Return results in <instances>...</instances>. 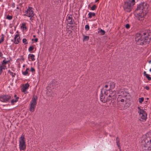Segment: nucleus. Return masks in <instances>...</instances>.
Here are the masks:
<instances>
[{"label":"nucleus","mask_w":151,"mask_h":151,"mask_svg":"<svg viewBox=\"0 0 151 151\" xmlns=\"http://www.w3.org/2000/svg\"><path fill=\"white\" fill-rule=\"evenodd\" d=\"M148 8V4L145 2L141 3L137 5L135 12L137 14L136 17L139 20L142 21L143 20L144 17L147 13L145 11Z\"/></svg>","instance_id":"1"},{"label":"nucleus","mask_w":151,"mask_h":151,"mask_svg":"<svg viewBox=\"0 0 151 151\" xmlns=\"http://www.w3.org/2000/svg\"><path fill=\"white\" fill-rule=\"evenodd\" d=\"M135 40L138 45H142L149 42L151 40V32L148 34V36H144L142 34L137 33L136 35Z\"/></svg>","instance_id":"2"},{"label":"nucleus","mask_w":151,"mask_h":151,"mask_svg":"<svg viewBox=\"0 0 151 151\" xmlns=\"http://www.w3.org/2000/svg\"><path fill=\"white\" fill-rule=\"evenodd\" d=\"M135 4V0H129L127 1L124 2L123 6L124 10L127 12H129L132 10Z\"/></svg>","instance_id":"3"},{"label":"nucleus","mask_w":151,"mask_h":151,"mask_svg":"<svg viewBox=\"0 0 151 151\" xmlns=\"http://www.w3.org/2000/svg\"><path fill=\"white\" fill-rule=\"evenodd\" d=\"M37 99L36 96H34L32 98L30 104L29 110L30 111L33 112L34 111L35 109L37 104Z\"/></svg>","instance_id":"4"},{"label":"nucleus","mask_w":151,"mask_h":151,"mask_svg":"<svg viewBox=\"0 0 151 151\" xmlns=\"http://www.w3.org/2000/svg\"><path fill=\"white\" fill-rule=\"evenodd\" d=\"M24 136V135L22 134L19 140V148L21 151L24 150L26 148V144L25 141Z\"/></svg>","instance_id":"5"},{"label":"nucleus","mask_w":151,"mask_h":151,"mask_svg":"<svg viewBox=\"0 0 151 151\" xmlns=\"http://www.w3.org/2000/svg\"><path fill=\"white\" fill-rule=\"evenodd\" d=\"M143 142L145 143V144L144 145L145 148L144 149V150H151V139L150 141L147 140V139H145Z\"/></svg>","instance_id":"6"},{"label":"nucleus","mask_w":151,"mask_h":151,"mask_svg":"<svg viewBox=\"0 0 151 151\" xmlns=\"http://www.w3.org/2000/svg\"><path fill=\"white\" fill-rule=\"evenodd\" d=\"M11 99V96L10 95H5L1 96L0 97V101L4 102H7Z\"/></svg>","instance_id":"7"},{"label":"nucleus","mask_w":151,"mask_h":151,"mask_svg":"<svg viewBox=\"0 0 151 151\" xmlns=\"http://www.w3.org/2000/svg\"><path fill=\"white\" fill-rule=\"evenodd\" d=\"M32 7H29L27 10L25 11V13L24 16H27L28 17H33L34 16L33 11L32 10Z\"/></svg>","instance_id":"8"},{"label":"nucleus","mask_w":151,"mask_h":151,"mask_svg":"<svg viewBox=\"0 0 151 151\" xmlns=\"http://www.w3.org/2000/svg\"><path fill=\"white\" fill-rule=\"evenodd\" d=\"M122 94H122L119 95L117 98V101L118 102H123L124 101L125 99H126L125 97L127 96L126 95L124 94V92H123Z\"/></svg>","instance_id":"9"},{"label":"nucleus","mask_w":151,"mask_h":151,"mask_svg":"<svg viewBox=\"0 0 151 151\" xmlns=\"http://www.w3.org/2000/svg\"><path fill=\"white\" fill-rule=\"evenodd\" d=\"M110 88L108 89H106V91H104V94L107 95L108 93V91L110 90L113 89L115 87V84L114 82H111L110 84Z\"/></svg>","instance_id":"10"},{"label":"nucleus","mask_w":151,"mask_h":151,"mask_svg":"<svg viewBox=\"0 0 151 151\" xmlns=\"http://www.w3.org/2000/svg\"><path fill=\"white\" fill-rule=\"evenodd\" d=\"M142 112L139 115L141 117V119L146 120L147 119V114L145 111H142Z\"/></svg>","instance_id":"11"},{"label":"nucleus","mask_w":151,"mask_h":151,"mask_svg":"<svg viewBox=\"0 0 151 151\" xmlns=\"http://www.w3.org/2000/svg\"><path fill=\"white\" fill-rule=\"evenodd\" d=\"M7 69L6 66L5 65H3L0 64V75H1L3 72V70H5Z\"/></svg>","instance_id":"12"},{"label":"nucleus","mask_w":151,"mask_h":151,"mask_svg":"<svg viewBox=\"0 0 151 151\" xmlns=\"http://www.w3.org/2000/svg\"><path fill=\"white\" fill-rule=\"evenodd\" d=\"M19 34H16L14 38L15 42L14 43L15 44H17L19 42V39L20 37H19V38H18V37H19Z\"/></svg>","instance_id":"13"},{"label":"nucleus","mask_w":151,"mask_h":151,"mask_svg":"<svg viewBox=\"0 0 151 151\" xmlns=\"http://www.w3.org/2000/svg\"><path fill=\"white\" fill-rule=\"evenodd\" d=\"M35 56V55L32 54H29L28 55V58H30L32 61H34L35 60L34 58Z\"/></svg>","instance_id":"14"},{"label":"nucleus","mask_w":151,"mask_h":151,"mask_svg":"<svg viewBox=\"0 0 151 151\" xmlns=\"http://www.w3.org/2000/svg\"><path fill=\"white\" fill-rule=\"evenodd\" d=\"M83 41H86L89 40V36L85 35H83Z\"/></svg>","instance_id":"15"},{"label":"nucleus","mask_w":151,"mask_h":151,"mask_svg":"<svg viewBox=\"0 0 151 151\" xmlns=\"http://www.w3.org/2000/svg\"><path fill=\"white\" fill-rule=\"evenodd\" d=\"M19 99V97H17L15 99H12L11 101V103L12 104L14 105L15 103L17 102L18 101V99Z\"/></svg>","instance_id":"16"},{"label":"nucleus","mask_w":151,"mask_h":151,"mask_svg":"<svg viewBox=\"0 0 151 151\" xmlns=\"http://www.w3.org/2000/svg\"><path fill=\"white\" fill-rule=\"evenodd\" d=\"M109 85H106L105 86L104 88H103L101 90V93H103V92L104 91V92L105 91H106V89H108L107 88L108 87Z\"/></svg>","instance_id":"17"},{"label":"nucleus","mask_w":151,"mask_h":151,"mask_svg":"<svg viewBox=\"0 0 151 151\" xmlns=\"http://www.w3.org/2000/svg\"><path fill=\"white\" fill-rule=\"evenodd\" d=\"M95 15L96 14L95 13L90 12L88 14V15H89L88 18H91L92 16H95Z\"/></svg>","instance_id":"18"},{"label":"nucleus","mask_w":151,"mask_h":151,"mask_svg":"<svg viewBox=\"0 0 151 151\" xmlns=\"http://www.w3.org/2000/svg\"><path fill=\"white\" fill-rule=\"evenodd\" d=\"M1 37L0 39V43H1L3 42L4 40V35L3 34L1 35Z\"/></svg>","instance_id":"19"},{"label":"nucleus","mask_w":151,"mask_h":151,"mask_svg":"<svg viewBox=\"0 0 151 151\" xmlns=\"http://www.w3.org/2000/svg\"><path fill=\"white\" fill-rule=\"evenodd\" d=\"M29 86V84L27 83L25 84H23V87L25 88V89H27L28 88Z\"/></svg>","instance_id":"20"},{"label":"nucleus","mask_w":151,"mask_h":151,"mask_svg":"<svg viewBox=\"0 0 151 151\" xmlns=\"http://www.w3.org/2000/svg\"><path fill=\"white\" fill-rule=\"evenodd\" d=\"M9 62V60H7V61H5V60H3V61L1 62V64L3 65H6Z\"/></svg>","instance_id":"21"},{"label":"nucleus","mask_w":151,"mask_h":151,"mask_svg":"<svg viewBox=\"0 0 151 151\" xmlns=\"http://www.w3.org/2000/svg\"><path fill=\"white\" fill-rule=\"evenodd\" d=\"M66 19L67 20H70L72 19V16L71 14H70L68 16L66 17Z\"/></svg>","instance_id":"22"},{"label":"nucleus","mask_w":151,"mask_h":151,"mask_svg":"<svg viewBox=\"0 0 151 151\" xmlns=\"http://www.w3.org/2000/svg\"><path fill=\"white\" fill-rule=\"evenodd\" d=\"M21 28H22L24 29H26L27 28L26 26V23H23L22 24V25L21 26Z\"/></svg>","instance_id":"23"},{"label":"nucleus","mask_w":151,"mask_h":151,"mask_svg":"<svg viewBox=\"0 0 151 151\" xmlns=\"http://www.w3.org/2000/svg\"><path fill=\"white\" fill-rule=\"evenodd\" d=\"M137 108L138 109V112L139 114V115H140V114H141V113L142 112V111H144L143 109H141L139 107H138Z\"/></svg>","instance_id":"24"},{"label":"nucleus","mask_w":151,"mask_h":151,"mask_svg":"<svg viewBox=\"0 0 151 151\" xmlns=\"http://www.w3.org/2000/svg\"><path fill=\"white\" fill-rule=\"evenodd\" d=\"M104 97L103 95L101 96H100V99L101 101L104 102H105L106 101V100L104 99Z\"/></svg>","instance_id":"25"},{"label":"nucleus","mask_w":151,"mask_h":151,"mask_svg":"<svg viewBox=\"0 0 151 151\" xmlns=\"http://www.w3.org/2000/svg\"><path fill=\"white\" fill-rule=\"evenodd\" d=\"M29 70L28 68H27L25 71L24 72H22V74L24 76H26L28 74L27 70Z\"/></svg>","instance_id":"26"},{"label":"nucleus","mask_w":151,"mask_h":151,"mask_svg":"<svg viewBox=\"0 0 151 151\" xmlns=\"http://www.w3.org/2000/svg\"><path fill=\"white\" fill-rule=\"evenodd\" d=\"M150 75L149 74H146V77L148 79V80L150 81L151 80V77H150Z\"/></svg>","instance_id":"27"},{"label":"nucleus","mask_w":151,"mask_h":151,"mask_svg":"<svg viewBox=\"0 0 151 151\" xmlns=\"http://www.w3.org/2000/svg\"><path fill=\"white\" fill-rule=\"evenodd\" d=\"M22 42L25 45H27L28 44V42H27V40L25 38H24L22 40Z\"/></svg>","instance_id":"28"},{"label":"nucleus","mask_w":151,"mask_h":151,"mask_svg":"<svg viewBox=\"0 0 151 151\" xmlns=\"http://www.w3.org/2000/svg\"><path fill=\"white\" fill-rule=\"evenodd\" d=\"M97 6L96 5L94 4L93 6L91 7V9L92 10H94L96 9Z\"/></svg>","instance_id":"29"},{"label":"nucleus","mask_w":151,"mask_h":151,"mask_svg":"<svg viewBox=\"0 0 151 151\" xmlns=\"http://www.w3.org/2000/svg\"><path fill=\"white\" fill-rule=\"evenodd\" d=\"M116 142L117 145L118 147V148L119 149H120V142H119V140L116 141Z\"/></svg>","instance_id":"30"},{"label":"nucleus","mask_w":151,"mask_h":151,"mask_svg":"<svg viewBox=\"0 0 151 151\" xmlns=\"http://www.w3.org/2000/svg\"><path fill=\"white\" fill-rule=\"evenodd\" d=\"M12 16H10L9 15H8L6 16V18L9 20H11L12 19Z\"/></svg>","instance_id":"31"},{"label":"nucleus","mask_w":151,"mask_h":151,"mask_svg":"<svg viewBox=\"0 0 151 151\" xmlns=\"http://www.w3.org/2000/svg\"><path fill=\"white\" fill-rule=\"evenodd\" d=\"M85 29L87 31L89 29V26L88 25H86L85 26Z\"/></svg>","instance_id":"32"},{"label":"nucleus","mask_w":151,"mask_h":151,"mask_svg":"<svg viewBox=\"0 0 151 151\" xmlns=\"http://www.w3.org/2000/svg\"><path fill=\"white\" fill-rule=\"evenodd\" d=\"M34 49V47L33 46H30L28 49L29 52H31Z\"/></svg>","instance_id":"33"},{"label":"nucleus","mask_w":151,"mask_h":151,"mask_svg":"<svg viewBox=\"0 0 151 151\" xmlns=\"http://www.w3.org/2000/svg\"><path fill=\"white\" fill-rule=\"evenodd\" d=\"M139 102L140 103H141L142 102H143L144 101V99L143 97H142L141 98H139Z\"/></svg>","instance_id":"34"},{"label":"nucleus","mask_w":151,"mask_h":151,"mask_svg":"<svg viewBox=\"0 0 151 151\" xmlns=\"http://www.w3.org/2000/svg\"><path fill=\"white\" fill-rule=\"evenodd\" d=\"M99 32L101 33L102 35H104L105 33V31L102 29H101Z\"/></svg>","instance_id":"35"},{"label":"nucleus","mask_w":151,"mask_h":151,"mask_svg":"<svg viewBox=\"0 0 151 151\" xmlns=\"http://www.w3.org/2000/svg\"><path fill=\"white\" fill-rule=\"evenodd\" d=\"M10 74L12 76V77L13 78H14L15 77V75H16V74L15 73H14L13 72H12Z\"/></svg>","instance_id":"36"},{"label":"nucleus","mask_w":151,"mask_h":151,"mask_svg":"<svg viewBox=\"0 0 151 151\" xmlns=\"http://www.w3.org/2000/svg\"><path fill=\"white\" fill-rule=\"evenodd\" d=\"M125 27L127 29H129L130 28V25L129 24H127L125 25Z\"/></svg>","instance_id":"37"},{"label":"nucleus","mask_w":151,"mask_h":151,"mask_svg":"<svg viewBox=\"0 0 151 151\" xmlns=\"http://www.w3.org/2000/svg\"><path fill=\"white\" fill-rule=\"evenodd\" d=\"M68 23L70 24H73V22L72 19L70 20L69 22Z\"/></svg>","instance_id":"38"},{"label":"nucleus","mask_w":151,"mask_h":151,"mask_svg":"<svg viewBox=\"0 0 151 151\" xmlns=\"http://www.w3.org/2000/svg\"><path fill=\"white\" fill-rule=\"evenodd\" d=\"M144 88L146 89L147 90H149V86H146L144 87Z\"/></svg>","instance_id":"39"},{"label":"nucleus","mask_w":151,"mask_h":151,"mask_svg":"<svg viewBox=\"0 0 151 151\" xmlns=\"http://www.w3.org/2000/svg\"><path fill=\"white\" fill-rule=\"evenodd\" d=\"M26 89H25V88L23 87V88L22 89V92H24L25 91Z\"/></svg>","instance_id":"40"},{"label":"nucleus","mask_w":151,"mask_h":151,"mask_svg":"<svg viewBox=\"0 0 151 151\" xmlns=\"http://www.w3.org/2000/svg\"><path fill=\"white\" fill-rule=\"evenodd\" d=\"M31 71H32V72L35 71V70L34 68H31Z\"/></svg>","instance_id":"41"},{"label":"nucleus","mask_w":151,"mask_h":151,"mask_svg":"<svg viewBox=\"0 0 151 151\" xmlns=\"http://www.w3.org/2000/svg\"><path fill=\"white\" fill-rule=\"evenodd\" d=\"M3 56V54L1 52H0V57H1V58H3V57H2Z\"/></svg>","instance_id":"42"},{"label":"nucleus","mask_w":151,"mask_h":151,"mask_svg":"<svg viewBox=\"0 0 151 151\" xmlns=\"http://www.w3.org/2000/svg\"><path fill=\"white\" fill-rule=\"evenodd\" d=\"M38 40V39L37 38H35L34 40V41L36 42H37Z\"/></svg>","instance_id":"43"},{"label":"nucleus","mask_w":151,"mask_h":151,"mask_svg":"<svg viewBox=\"0 0 151 151\" xmlns=\"http://www.w3.org/2000/svg\"><path fill=\"white\" fill-rule=\"evenodd\" d=\"M143 35H142L143 36V37H144V36H145V35H146L147 33L145 32H143Z\"/></svg>","instance_id":"44"},{"label":"nucleus","mask_w":151,"mask_h":151,"mask_svg":"<svg viewBox=\"0 0 151 151\" xmlns=\"http://www.w3.org/2000/svg\"><path fill=\"white\" fill-rule=\"evenodd\" d=\"M143 74H144V76H146V74H147V73H146V71H144V73H143Z\"/></svg>","instance_id":"45"},{"label":"nucleus","mask_w":151,"mask_h":151,"mask_svg":"<svg viewBox=\"0 0 151 151\" xmlns=\"http://www.w3.org/2000/svg\"><path fill=\"white\" fill-rule=\"evenodd\" d=\"M119 140V139L118 137H117L116 138V141Z\"/></svg>","instance_id":"46"},{"label":"nucleus","mask_w":151,"mask_h":151,"mask_svg":"<svg viewBox=\"0 0 151 151\" xmlns=\"http://www.w3.org/2000/svg\"><path fill=\"white\" fill-rule=\"evenodd\" d=\"M11 72H12L10 70H8V73H9V74H10Z\"/></svg>","instance_id":"47"},{"label":"nucleus","mask_w":151,"mask_h":151,"mask_svg":"<svg viewBox=\"0 0 151 151\" xmlns=\"http://www.w3.org/2000/svg\"><path fill=\"white\" fill-rule=\"evenodd\" d=\"M30 20H33V19L32 18V17H30Z\"/></svg>","instance_id":"48"},{"label":"nucleus","mask_w":151,"mask_h":151,"mask_svg":"<svg viewBox=\"0 0 151 151\" xmlns=\"http://www.w3.org/2000/svg\"><path fill=\"white\" fill-rule=\"evenodd\" d=\"M14 97L15 98H16L17 97V95H16V94H15L14 95Z\"/></svg>","instance_id":"49"},{"label":"nucleus","mask_w":151,"mask_h":151,"mask_svg":"<svg viewBox=\"0 0 151 151\" xmlns=\"http://www.w3.org/2000/svg\"><path fill=\"white\" fill-rule=\"evenodd\" d=\"M99 0H95V2H97L98 1H99Z\"/></svg>","instance_id":"50"},{"label":"nucleus","mask_w":151,"mask_h":151,"mask_svg":"<svg viewBox=\"0 0 151 151\" xmlns=\"http://www.w3.org/2000/svg\"><path fill=\"white\" fill-rule=\"evenodd\" d=\"M151 63V60H150L149 61V63Z\"/></svg>","instance_id":"51"},{"label":"nucleus","mask_w":151,"mask_h":151,"mask_svg":"<svg viewBox=\"0 0 151 151\" xmlns=\"http://www.w3.org/2000/svg\"><path fill=\"white\" fill-rule=\"evenodd\" d=\"M109 97H111V95H109Z\"/></svg>","instance_id":"52"},{"label":"nucleus","mask_w":151,"mask_h":151,"mask_svg":"<svg viewBox=\"0 0 151 151\" xmlns=\"http://www.w3.org/2000/svg\"><path fill=\"white\" fill-rule=\"evenodd\" d=\"M149 71L151 72V68L150 69Z\"/></svg>","instance_id":"53"},{"label":"nucleus","mask_w":151,"mask_h":151,"mask_svg":"<svg viewBox=\"0 0 151 151\" xmlns=\"http://www.w3.org/2000/svg\"><path fill=\"white\" fill-rule=\"evenodd\" d=\"M35 36H35V35H34L33 36V37H35Z\"/></svg>","instance_id":"54"},{"label":"nucleus","mask_w":151,"mask_h":151,"mask_svg":"<svg viewBox=\"0 0 151 151\" xmlns=\"http://www.w3.org/2000/svg\"><path fill=\"white\" fill-rule=\"evenodd\" d=\"M34 40V39H32V41H33V40Z\"/></svg>","instance_id":"55"},{"label":"nucleus","mask_w":151,"mask_h":151,"mask_svg":"<svg viewBox=\"0 0 151 151\" xmlns=\"http://www.w3.org/2000/svg\"><path fill=\"white\" fill-rule=\"evenodd\" d=\"M17 9H19V8H18V7H17Z\"/></svg>","instance_id":"56"}]
</instances>
